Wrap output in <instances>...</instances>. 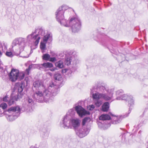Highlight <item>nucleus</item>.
Wrapping results in <instances>:
<instances>
[{"instance_id": "obj_1", "label": "nucleus", "mask_w": 148, "mask_h": 148, "mask_svg": "<svg viewBox=\"0 0 148 148\" xmlns=\"http://www.w3.org/2000/svg\"><path fill=\"white\" fill-rule=\"evenodd\" d=\"M67 9V7L66 5H62L55 12L56 19L62 25L67 27L70 26L73 32H77L81 28L80 20L77 16L73 17L70 18L68 24L64 15L65 11Z\"/></svg>"}, {"instance_id": "obj_2", "label": "nucleus", "mask_w": 148, "mask_h": 148, "mask_svg": "<svg viewBox=\"0 0 148 148\" xmlns=\"http://www.w3.org/2000/svg\"><path fill=\"white\" fill-rule=\"evenodd\" d=\"M96 91L95 92L97 94L94 95L95 98H100L106 101H108L112 99L113 92L114 88L109 89L107 87L103 86H100L97 88L96 86Z\"/></svg>"}, {"instance_id": "obj_3", "label": "nucleus", "mask_w": 148, "mask_h": 148, "mask_svg": "<svg viewBox=\"0 0 148 148\" xmlns=\"http://www.w3.org/2000/svg\"><path fill=\"white\" fill-rule=\"evenodd\" d=\"M55 85L52 82L49 84L48 87L43 91V93L41 91L38 92V100L40 102L44 101L47 102L49 99L51 98L52 95L53 96L55 95L54 92Z\"/></svg>"}, {"instance_id": "obj_4", "label": "nucleus", "mask_w": 148, "mask_h": 148, "mask_svg": "<svg viewBox=\"0 0 148 148\" xmlns=\"http://www.w3.org/2000/svg\"><path fill=\"white\" fill-rule=\"evenodd\" d=\"M21 109L19 106L12 107L7 110L6 117L8 121H12L18 116L20 113Z\"/></svg>"}, {"instance_id": "obj_5", "label": "nucleus", "mask_w": 148, "mask_h": 148, "mask_svg": "<svg viewBox=\"0 0 148 148\" xmlns=\"http://www.w3.org/2000/svg\"><path fill=\"white\" fill-rule=\"evenodd\" d=\"M81 121L78 118H73L66 122H60V126L65 128H73L76 130L80 126Z\"/></svg>"}, {"instance_id": "obj_6", "label": "nucleus", "mask_w": 148, "mask_h": 148, "mask_svg": "<svg viewBox=\"0 0 148 148\" xmlns=\"http://www.w3.org/2000/svg\"><path fill=\"white\" fill-rule=\"evenodd\" d=\"M25 43V40L23 38L15 39L12 42L13 51L17 52L23 51Z\"/></svg>"}, {"instance_id": "obj_7", "label": "nucleus", "mask_w": 148, "mask_h": 148, "mask_svg": "<svg viewBox=\"0 0 148 148\" xmlns=\"http://www.w3.org/2000/svg\"><path fill=\"white\" fill-rule=\"evenodd\" d=\"M25 87V85L22 83H16L15 86L14 88L15 90H17L18 95L17 98L15 97L13 98L12 96H11L10 99L8 100V103L9 106H11L13 104L15 100H17L18 99H19L21 98L22 94L21 93L23 91V89Z\"/></svg>"}, {"instance_id": "obj_8", "label": "nucleus", "mask_w": 148, "mask_h": 148, "mask_svg": "<svg viewBox=\"0 0 148 148\" xmlns=\"http://www.w3.org/2000/svg\"><path fill=\"white\" fill-rule=\"evenodd\" d=\"M24 76V73L19 72L18 70L14 69H12L9 75V79L12 82H15L18 79H23Z\"/></svg>"}, {"instance_id": "obj_9", "label": "nucleus", "mask_w": 148, "mask_h": 148, "mask_svg": "<svg viewBox=\"0 0 148 148\" xmlns=\"http://www.w3.org/2000/svg\"><path fill=\"white\" fill-rule=\"evenodd\" d=\"M27 38V41H31L34 42V44L35 45V47L34 46H32L31 47V51L33 50L36 49L37 45V33L36 30V29L34 32L28 35L26 37Z\"/></svg>"}, {"instance_id": "obj_10", "label": "nucleus", "mask_w": 148, "mask_h": 148, "mask_svg": "<svg viewBox=\"0 0 148 148\" xmlns=\"http://www.w3.org/2000/svg\"><path fill=\"white\" fill-rule=\"evenodd\" d=\"M75 113L74 109H70L68 111L66 115L64 116L62 121L61 122H66L73 119Z\"/></svg>"}, {"instance_id": "obj_11", "label": "nucleus", "mask_w": 148, "mask_h": 148, "mask_svg": "<svg viewBox=\"0 0 148 148\" xmlns=\"http://www.w3.org/2000/svg\"><path fill=\"white\" fill-rule=\"evenodd\" d=\"M75 109L77 114L81 117L84 115H88L90 114L88 111H86L80 106H75Z\"/></svg>"}, {"instance_id": "obj_12", "label": "nucleus", "mask_w": 148, "mask_h": 148, "mask_svg": "<svg viewBox=\"0 0 148 148\" xmlns=\"http://www.w3.org/2000/svg\"><path fill=\"white\" fill-rule=\"evenodd\" d=\"M96 87H93L91 89L90 93L92 95V98L94 101L95 104L97 106L99 107L102 104V101L100 100V99H101L100 98H96L94 97V95H95L96 94H97L95 92V91H96Z\"/></svg>"}, {"instance_id": "obj_13", "label": "nucleus", "mask_w": 148, "mask_h": 148, "mask_svg": "<svg viewBox=\"0 0 148 148\" xmlns=\"http://www.w3.org/2000/svg\"><path fill=\"white\" fill-rule=\"evenodd\" d=\"M117 100H124L128 101L129 103L130 104V109H131V106L134 104V100L133 99V97L131 95L128 96L126 94L123 95L121 97H116Z\"/></svg>"}, {"instance_id": "obj_14", "label": "nucleus", "mask_w": 148, "mask_h": 148, "mask_svg": "<svg viewBox=\"0 0 148 148\" xmlns=\"http://www.w3.org/2000/svg\"><path fill=\"white\" fill-rule=\"evenodd\" d=\"M89 131L87 128H81L77 130L76 132L77 135L80 138H82L86 136L89 133Z\"/></svg>"}, {"instance_id": "obj_15", "label": "nucleus", "mask_w": 148, "mask_h": 148, "mask_svg": "<svg viewBox=\"0 0 148 148\" xmlns=\"http://www.w3.org/2000/svg\"><path fill=\"white\" fill-rule=\"evenodd\" d=\"M110 114L112 116L114 117V118H111L113 119V120L112 121V124H116L119 123L121 122V119L120 116H114L113 114L110 113Z\"/></svg>"}, {"instance_id": "obj_16", "label": "nucleus", "mask_w": 148, "mask_h": 148, "mask_svg": "<svg viewBox=\"0 0 148 148\" xmlns=\"http://www.w3.org/2000/svg\"><path fill=\"white\" fill-rule=\"evenodd\" d=\"M49 132V129L45 128H43L41 133V136L44 138H47L48 137Z\"/></svg>"}, {"instance_id": "obj_17", "label": "nucleus", "mask_w": 148, "mask_h": 148, "mask_svg": "<svg viewBox=\"0 0 148 148\" xmlns=\"http://www.w3.org/2000/svg\"><path fill=\"white\" fill-rule=\"evenodd\" d=\"M71 64L73 65V67H75L77 64L79 63V60L77 59V57L75 56H71Z\"/></svg>"}, {"instance_id": "obj_18", "label": "nucleus", "mask_w": 148, "mask_h": 148, "mask_svg": "<svg viewBox=\"0 0 148 148\" xmlns=\"http://www.w3.org/2000/svg\"><path fill=\"white\" fill-rule=\"evenodd\" d=\"M111 118L110 116L107 114H102L99 117L100 120L103 121L110 120Z\"/></svg>"}, {"instance_id": "obj_19", "label": "nucleus", "mask_w": 148, "mask_h": 148, "mask_svg": "<svg viewBox=\"0 0 148 148\" xmlns=\"http://www.w3.org/2000/svg\"><path fill=\"white\" fill-rule=\"evenodd\" d=\"M38 43L40 39V37L38 36V35H41L42 36L44 34V31L42 29L41 27H39L38 29Z\"/></svg>"}, {"instance_id": "obj_20", "label": "nucleus", "mask_w": 148, "mask_h": 148, "mask_svg": "<svg viewBox=\"0 0 148 148\" xmlns=\"http://www.w3.org/2000/svg\"><path fill=\"white\" fill-rule=\"evenodd\" d=\"M52 38V35L50 33H48L45 35L43 37V42L46 43L48 40Z\"/></svg>"}, {"instance_id": "obj_21", "label": "nucleus", "mask_w": 148, "mask_h": 148, "mask_svg": "<svg viewBox=\"0 0 148 148\" xmlns=\"http://www.w3.org/2000/svg\"><path fill=\"white\" fill-rule=\"evenodd\" d=\"M109 104L108 102H106L104 103L102 106V110L104 112L107 111L109 108Z\"/></svg>"}, {"instance_id": "obj_22", "label": "nucleus", "mask_w": 148, "mask_h": 148, "mask_svg": "<svg viewBox=\"0 0 148 148\" xmlns=\"http://www.w3.org/2000/svg\"><path fill=\"white\" fill-rule=\"evenodd\" d=\"M36 64H32L31 65H30L28 67V68L25 71V73H26L28 75L29 73V71L30 69L34 68L36 67Z\"/></svg>"}, {"instance_id": "obj_23", "label": "nucleus", "mask_w": 148, "mask_h": 148, "mask_svg": "<svg viewBox=\"0 0 148 148\" xmlns=\"http://www.w3.org/2000/svg\"><path fill=\"white\" fill-rule=\"evenodd\" d=\"M41 65L46 68H51L53 66L52 64L50 62L44 63L43 64H41Z\"/></svg>"}, {"instance_id": "obj_24", "label": "nucleus", "mask_w": 148, "mask_h": 148, "mask_svg": "<svg viewBox=\"0 0 148 148\" xmlns=\"http://www.w3.org/2000/svg\"><path fill=\"white\" fill-rule=\"evenodd\" d=\"M46 47V44L43 42H41L40 45V48L42 53L44 52V50Z\"/></svg>"}, {"instance_id": "obj_25", "label": "nucleus", "mask_w": 148, "mask_h": 148, "mask_svg": "<svg viewBox=\"0 0 148 148\" xmlns=\"http://www.w3.org/2000/svg\"><path fill=\"white\" fill-rule=\"evenodd\" d=\"M55 65L56 66L60 68H62L63 67V62L61 61L56 62L55 63Z\"/></svg>"}, {"instance_id": "obj_26", "label": "nucleus", "mask_w": 148, "mask_h": 148, "mask_svg": "<svg viewBox=\"0 0 148 148\" xmlns=\"http://www.w3.org/2000/svg\"><path fill=\"white\" fill-rule=\"evenodd\" d=\"M71 57L70 58H67L64 61L65 64L69 66L71 64Z\"/></svg>"}, {"instance_id": "obj_27", "label": "nucleus", "mask_w": 148, "mask_h": 148, "mask_svg": "<svg viewBox=\"0 0 148 148\" xmlns=\"http://www.w3.org/2000/svg\"><path fill=\"white\" fill-rule=\"evenodd\" d=\"M54 78L55 80L58 81H60L62 79L61 75L59 73H57L54 75Z\"/></svg>"}, {"instance_id": "obj_28", "label": "nucleus", "mask_w": 148, "mask_h": 148, "mask_svg": "<svg viewBox=\"0 0 148 148\" xmlns=\"http://www.w3.org/2000/svg\"><path fill=\"white\" fill-rule=\"evenodd\" d=\"M123 91L122 90H119L116 91V97H121L123 95Z\"/></svg>"}, {"instance_id": "obj_29", "label": "nucleus", "mask_w": 148, "mask_h": 148, "mask_svg": "<svg viewBox=\"0 0 148 148\" xmlns=\"http://www.w3.org/2000/svg\"><path fill=\"white\" fill-rule=\"evenodd\" d=\"M50 57V56L47 53L43 54L42 56L43 59L46 60H49Z\"/></svg>"}, {"instance_id": "obj_30", "label": "nucleus", "mask_w": 148, "mask_h": 148, "mask_svg": "<svg viewBox=\"0 0 148 148\" xmlns=\"http://www.w3.org/2000/svg\"><path fill=\"white\" fill-rule=\"evenodd\" d=\"M7 105L6 103L4 102H3L0 104V108L5 110L7 108Z\"/></svg>"}, {"instance_id": "obj_31", "label": "nucleus", "mask_w": 148, "mask_h": 148, "mask_svg": "<svg viewBox=\"0 0 148 148\" xmlns=\"http://www.w3.org/2000/svg\"><path fill=\"white\" fill-rule=\"evenodd\" d=\"M127 133H124L121 136L122 140L123 142H125L126 136H127Z\"/></svg>"}, {"instance_id": "obj_32", "label": "nucleus", "mask_w": 148, "mask_h": 148, "mask_svg": "<svg viewBox=\"0 0 148 148\" xmlns=\"http://www.w3.org/2000/svg\"><path fill=\"white\" fill-rule=\"evenodd\" d=\"M7 110H5L0 108V116L3 114H7Z\"/></svg>"}, {"instance_id": "obj_33", "label": "nucleus", "mask_w": 148, "mask_h": 148, "mask_svg": "<svg viewBox=\"0 0 148 148\" xmlns=\"http://www.w3.org/2000/svg\"><path fill=\"white\" fill-rule=\"evenodd\" d=\"M95 108V106L93 105H90L87 106L88 109L91 111L93 110Z\"/></svg>"}, {"instance_id": "obj_34", "label": "nucleus", "mask_w": 148, "mask_h": 148, "mask_svg": "<svg viewBox=\"0 0 148 148\" xmlns=\"http://www.w3.org/2000/svg\"><path fill=\"white\" fill-rule=\"evenodd\" d=\"M5 54L6 56L10 57H12L13 56L12 53L10 51H7Z\"/></svg>"}, {"instance_id": "obj_35", "label": "nucleus", "mask_w": 148, "mask_h": 148, "mask_svg": "<svg viewBox=\"0 0 148 148\" xmlns=\"http://www.w3.org/2000/svg\"><path fill=\"white\" fill-rule=\"evenodd\" d=\"M4 70L2 67H0V76L3 75L4 74Z\"/></svg>"}, {"instance_id": "obj_36", "label": "nucleus", "mask_w": 148, "mask_h": 148, "mask_svg": "<svg viewBox=\"0 0 148 148\" xmlns=\"http://www.w3.org/2000/svg\"><path fill=\"white\" fill-rule=\"evenodd\" d=\"M37 88V83L36 82H34L33 83V86L32 87V89L34 90H36Z\"/></svg>"}, {"instance_id": "obj_37", "label": "nucleus", "mask_w": 148, "mask_h": 148, "mask_svg": "<svg viewBox=\"0 0 148 148\" xmlns=\"http://www.w3.org/2000/svg\"><path fill=\"white\" fill-rule=\"evenodd\" d=\"M49 61L52 62H54L57 61V59L55 57H53L52 58L50 57Z\"/></svg>"}, {"instance_id": "obj_38", "label": "nucleus", "mask_w": 148, "mask_h": 148, "mask_svg": "<svg viewBox=\"0 0 148 148\" xmlns=\"http://www.w3.org/2000/svg\"><path fill=\"white\" fill-rule=\"evenodd\" d=\"M8 97L7 96H5L3 98V101H8Z\"/></svg>"}, {"instance_id": "obj_39", "label": "nucleus", "mask_w": 148, "mask_h": 148, "mask_svg": "<svg viewBox=\"0 0 148 148\" xmlns=\"http://www.w3.org/2000/svg\"><path fill=\"white\" fill-rule=\"evenodd\" d=\"M28 101L29 103H31V104H32L33 103V100L29 98H28Z\"/></svg>"}, {"instance_id": "obj_40", "label": "nucleus", "mask_w": 148, "mask_h": 148, "mask_svg": "<svg viewBox=\"0 0 148 148\" xmlns=\"http://www.w3.org/2000/svg\"><path fill=\"white\" fill-rule=\"evenodd\" d=\"M86 119H84L82 121V124L83 125H84L86 122L85 121V120Z\"/></svg>"}, {"instance_id": "obj_41", "label": "nucleus", "mask_w": 148, "mask_h": 148, "mask_svg": "<svg viewBox=\"0 0 148 148\" xmlns=\"http://www.w3.org/2000/svg\"><path fill=\"white\" fill-rule=\"evenodd\" d=\"M30 148H37V146L36 145H32L30 147Z\"/></svg>"}, {"instance_id": "obj_42", "label": "nucleus", "mask_w": 148, "mask_h": 148, "mask_svg": "<svg viewBox=\"0 0 148 148\" xmlns=\"http://www.w3.org/2000/svg\"><path fill=\"white\" fill-rule=\"evenodd\" d=\"M84 119H86L85 120V121L86 122L88 121H90V119L88 117H86Z\"/></svg>"}, {"instance_id": "obj_43", "label": "nucleus", "mask_w": 148, "mask_h": 148, "mask_svg": "<svg viewBox=\"0 0 148 148\" xmlns=\"http://www.w3.org/2000/svg\"><path fill=\"white\" fill-rule=\"evenodd\" d=\"M56 69V68H53L50 69V70L52 71H55Z\"/></svg>"}, {"instance_id": "obj_44", "label": "nucleus", "mask_w": 148, "mask_h": 148, "mask_svg": "<svg viewBox=\"0 0 148 148\" xmlns=\"http://www.w3.org/2000/svg\"><path fill=\"white\" fill-rule=\"evenodd\" d=\"M25 81H26V83H27V82H28V78L27 77L26 78H25Z\"/></svg>"}, {"instance_id": "obj_45", "label": "nucleus", "mask_w": 148, "mask_h": 148, "mask_svg": "<svg viewBox=\"0 0 148 148\" xmlns=\"http://www.w3.org/2000/svg\"><path fill=\"white\" fill-rule=\"evenodd\" d=\"M62 72L63 73H64L66 72V69H63L62 70Z\"/></svg>"}, {"instance_id": "obj_46", "label": "nucleus", "mask_w": 148, "mask_h": 148, "mask_svg": "<svg viewBox=\"0 0 148 148\" xmlns=\"http://www.w3.org/2000/svg\"><path fill=\"white\" fill-rule=\"evenodd\" d=\"M28 57H29V56H24L23 57L24 58H27Z\"/></svg>"}, {"instance_id": "obj_47", "label": "nucleus", "mask_w": 148, "mask_h": 148, "mask_svg": "<svg viewBox=\"0 0 148 148\" xmlns=\"http://www.w3.org/2000/svg\"><path fill=\"white\" fill-rule=\"evenodd\" d=\"M2 55V53H1V51H0V57Z\"/></svg>"}, {"instance_id": "obj_48", "label": "nucleus", "mask_w": 148, "mask_h": 148, "mask_svg": "<svg viewBox=\"0 0 148 148\" xmlns=\"http://www.w3.org/2000/svg\"><path fill=\"white\" fill-rule=\"evenodd\" d=\"M19 53H16V54L17 55H18L19 54Z\"/></svg>"}, {"instance_id": "obj_49", "label": "nucleus", "mask_w": 148, "mask_h": 148, "mask_svg": "<svg viewBox=\"0 0 148 148\" xmlns=\"http://www.w3.org/2000/svg\"><path fill=\"white\" fill-rule=\"evenodd\" d=\"M76 52H73V53H72V54H76Z\"/></svg>"}, {"instance_id": "obj_50", "label": "nucleus", "mask_w": 148, "mask_h": 148, "mask_svg": "<svg viewBox=\"0 0 148 148\" xmlns=\"http://www.w3.org/2000/svg\"><path fill=\"white\" fill-rule=\"evenodd\" d=\"M2 100V99L1 98H0V102Z\"/></svg>"}, {"instance_id": "obj_51", "label": "nucleus", "mask_w": 148, "mask_h": 148, "mask_svg": "<svg viewBox=\"0 0 148 148\" xmlns=\"http://www.w3.org/2000/svg\"><path fill=\"white\" fill-rule=\"evenodd\" d=\"M49 74L50 75H51V73H49Z\"/></svg>"}, {"instance_id": "obj_52", "label": "nucleus", "mask_w": 148, "mask_h": 148, "mask_svg": "<svg viewBox=\"0 0 148 148\" xmlns=\"http://www.w3.org/2000/svg\"><path fill=\"white\" fill-rule=\"evenodd\" d=\"M129 113H130V112L131 111H130V110H129Z\"/></svg>"}, {"instance_id": "obj_53", "label": "nucleus", "mask_w": 148, "mask_h": 148, "mask_svg": "<svg viewBox=\"0 0 148 148\" xmlns=\"http://www.w3.org/2000/svg\"><path fill=\"white\" fill-rule=\"evenodd\" d=\"M37 66H38V67L39 66H40L39 64H38H38Z\"/></svg>"}, {"instance_id": "obj_54", "label": "nucleus", "mask_w": 148, "mask_h": 148, "mask_svg": "<svg viewBox=\"0 0 148 148\" xmlns=\"http://www.w3.org/2000/svg\"><path fill=\"white\" fill-rule=\"evenodd\" d=\"M51 39H52V38H51V39L50 38V39H49L50 40H51Z\"/></svg>"}, {"instance_id": "obj_55", "label": "nucleus", "mask_w": 148, "mask_h": 148, "mask_svg": "<svg viewBox=\"0 0 148 148\" xmlns=\"http://www.w3.org/2000/svg\"><path fill=\"white\" fill-rule=\"evenodd\" d=\"M35 93H36V94H37V92H35Z\"/></svg>"}, {"instance_id": "obj_56", "label": "nucleus", "mask_w": 148, "mask_h": 148, "mask_svg": "<svg viewBox=\"0 0 148 148\" xmlns=\"http://www.w3.org/2000/svg\"><path fill=\"white\" fill-rule=\"evenodd\" d=\"M39 84H40V85H41V84H40V83H39Z\"/></svg>"}]
</instances>
